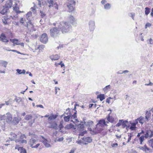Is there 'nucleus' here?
Instances as JSON below:
<instances>
[{
  "label": "nucleus",
  "mask_w": 153,
  "mask_h": 153,
  "mask_svg": "<svg viewBox=\"0 0 153 153\" xmlns=\"http://www.w3.org/2000/svg\"><path fill=\"white\" fill-rule=\"evenodd\" d=\"M57 26L59 28L61 29L62 33L68 32L72 30V27L68 22H62L59 24L54 23L53 25Z\"/></svg>",
  "instance_id": "obj_1"
},
{
  "label": "nucleus",
  "mask_w": 153,
  "mask_h": 153,
  "mask_svg": "<svg viewBox=\"0 0 153 153\" xmlns=\"http://www.w3.org/2000/svg\"><path fill=\"white\" fill-rule=\"evenodd\" d=\"M97 127L95 128V132L99 133L102 129V127L108 126L107 124L105 123V120H100L96 125Z\"/></svg>",
  "instance_id": "obj_2"
},
{
  "label": "nucleus",
  "mask_w": 153,
  "mask_h": 153,
  "mask_svg": "<svg viewBox=\"0 0 153 153\" xmlns=\"http://www.w3.org/2000/svg\"><path fill=\"white\" fill-rule=\"evenodd\" d=\"M37 139H35L33 138H31L30 139L28 142V144L32 148H37L40 145L39 143L37 144L36 145H35V144L37 143Z\"/></svg>",
  "instance_id": "obj_3"
},
{
  "label": "nucleus",
  "mask_w": 153,
  "mask_h": 153,
  "mask_svg": "<svg viewBox=\"0 0 153 153\" xmlns=\"http://www.w3.org/2000/svg\"><path fill=\"white\" fill-rule=\"evenodd\" d=\"M40 139V141L43 143L45 147L47 148L51 147V146L50 144L51 141L50 139L45 138L42 136H41Z\"/></svg>",
  "instance_id": "obj_4"
},
{
  "label": "nucleus",
  "mask_w": 153,
  "mask_h": 153,
  "mask_svg": "<svg viewBox=\"0 0 153 153\" xmlns=\"http://www.w3.org/2000/svg\"><path fill=\"white\" fill-rule=\"evenodd\" d=\"M59 31L56 27L51 29L50 30L51 36L53 37H57L59 35Z\"/></svg>",
  "instance_id": "obj_5"
},
{
  "label": "nucleus",
  "mask_w": 153,
  "mask_h": 153,
  "mask_svg": "<svg viewBox=\"0 0 153 153\" xmlns=\"http://www.w3.org/2000/svg\"><path fill=\"white\" fill-rule=\"evenodd\" d=\"M75 4V2L74 0H70L69 2H67V6L68 8V11L71 12L74 10V6Z\"/></svg>",
  "instance_id": "obj_6"
},
{
  "label": "nucleus",
  "mask_w": 153,
  "mask_h": 153,
  "mask_svg": "<svg viewBox=\"0 0 153 153\" xmlns=\"http://www.w3.org/2000/svg\"><path fill=\"white\" fill-rule=\"evenodd\" d=\"M71 121L73 122L76 125L78 126L79 128L82 129L84 127V123L83 122H81L79 123V121L77 119H75L74 121L73 120H71Z\"/></svg>",
  "instance_id": "obj_7"
},
{
  "label": "nucleus",
  "mask_w": 153,
  "mask_h": 153,
  "mask_svg": "<svg viewBox=\"0 0 153 153\" xmlns=\"http://www.w3.org/2000/svg\"><path fill=\"white\" fill-rule=\"evenodd\" d=\"M57 116L58 115L54 114L52 113L50 115L46 114L44 116V117H48V121H49L55 120L57 117Z\"/></svg>",
  "instance_id": "obj_8"
},
{
  "label": "nucleus",
  "mask_w": 153,
  "mask_h": 153,
  "mask_svg": "<svg viewBox=\"0 0 153 153\" xmlns=\"http://www.w3.org/2000/svg\"><path fill=\"white\" fill-rule=\"evenodd\" d=\"M48 127L49 128H52L57 129L58 125L56 123L53 121H51L48 122Z\"/></svg>",
  "instance_id": "obj_9"
},
{
  "label": "nucleus",
  "mask_w": 153,
  "mask_h": 153,
  "mask_svg": "<svg viewBox=\"0 0 153 153\" xmlns=\"http://www.w3.org/2000/svg\"><path fill=\"white\" fill-rule=\"evenodd\" d=\"M89 29L91 31H93L95 27V23L94 21L90 20L88 22Z\"/></svg>",
  "instance_id": "obj_10"
},
{
  "label": "nucleus",
  "mask_w": 153,
  "mask_h": 153,
  "mask_svg": "<svg viewBox=\"0 0 153 153\" xmlns=\"http://www.w3.org/2000/svg\"><path fill=\"white\" fill-rule=\"evenodd\" d=\"M146 138H151L153 137V131L150 130H148L146 131V134H145Z\"/></svg>",
  "instance_id": "obj_11"
},
{
  "label": "nucleus",
  "mask_w": 153,
  "mask_h": 153,
  "mask_svg": "<svg viewBox=\"0 0 153 153\" xmlns=\"http://www.w3.org/2000/svg\"><path fill=\"white\" fill-rule=\"evenodd\" d=\"M21 118L19 117H15L13 119L11 124L16 125L21 120Z\"/></svg>",
  "instance_id": "obj_12"
},
{
  "label": "nucleus",
  "mask_w": 153,
  "mask_h": 153,
  "mask_svg": "<svg viewBox=\"0 0 153 153\" xmlns=\"http://www.w3.org/2000/svg\"><path fill=\"white\" fill-rule=\"evenodd\" d=\"M10 41L13 43L14 44L16 45H20L22 46H24V43L21 42L16 39H10Z\"/></svg>",
  "instance_id": "obj_13"
},
{
  "label": "nucleus",
  "mask_w": 153,
  "mask_h": 153,
  "mask_svg": "<svg viewBox=\"0 0 153 153\" xmlns=\"http://www.w3.org/2000/svg\"><path fill=\"white\" fill-rule=\"evenodd\" d=\"M8 10L4 6H1L0 8V13L2 15H4L7 13Z\"/></svg>",
  "instance_id": "obj_14"
},
{
  "label": "nucleus",
  "mask_w": 153,
  "mask_h": 153,
  "mask_svg": "<svg viewBox=\"0 0 153 153\" xmlns=\"http://www.w3.org/2000/svg\"><path fill=\"white\" fill-rule=\"evenodd\" d=\"M12 1L11 0H7L4 6L9 9L12 7Z\"/></svg>",
  "instance_id": "obj_15"
},
{
  "label": "nucleus",
  "mask_w": 153,
  "mask_h": 153,
  "mask_svg": "<svg viewBox=\"0 0 153 153\" xmlns=\"http://www.w3.org/2000/svg\"><path fill=\"white\" fill-rule=\"evenodd\" d=\"M110 112L106 117V119L108 122L111 123H113L114 120V118L112 116H110V114L111 113V110H110Z\"/></svg>",
  "instance_id": "obj_16"
},
{
  "label": "nucleus",
  "mask_w": 153,
  "mask_h": 153,
  "mask_svg": "<svg viewBox=\"0 0 153 153\" xmlns=\"http://www.w3.org/2000/svg\"><path fill=\"white\" fill-rule=\"evenodd\" d=\"M32 12L31 11H30L28 12L26 14V17L27 19L29 21V23L31 25L32 27H33V25L32 23L30 22V20L31 17Z\"/></svg>",
  "instance_id": "obj_17"
},
{
  "label": "nucleus",
  "mask_w": 153,
  "mask_h": 153,
  "mask_svg": "<svg viewBox=\"0 0 153 153\" xmlns=\"http://www.w3.org/2000/svg\"><path fill=\"white\" fill-rule=\"evenodd\" d=\"M136 120H137L138 122V121L141 124H143L144 123H146L147 121L145 119V118L142 116L137 118Z\"/></svg>",
  "instance_id": "obj_18"
},
{
  "label": "nucleus",
  "mask_w": 153,
  "mask_h": 153,
  "mask_svg": "<svg viewBox=\"0 0 153 153\" xmlns=\"http://www.w3.org/2000/svg\"><path fill=\"white\" fill-rule=\"evenodd\" d=\"M19 3V1L18 0L15 1L14 4L13 6V7L14 10L15 11H17L19 10V8L18 6V4Z\"/></svg>",
  "instance_id": "obj_19"
},
{
  "label": "nucleus",
  "mask_w": 153,
  "mask_h": 153,
  "mask_svg": "<svg viewBox=\"0 0 153 153\" xmlns=\"http://www.w3.org/2000/svg\"><path fill=\"white\" fill-rule=\"evenodd\" d=\"M52 60H57L60 58V56L57 54L52 55L50 57Z\"/></svg>",
  "instance_id": "obj_20"
},
{
  "label": "nucleus",
  "mask_w": 153,
  "mask_h": 153,
  "mask_svg": "<svg viewBox=\"0 0 153 153\" xmlns=\"http://www.w3.org/2000/svg\"><path fill=\"white\" fill-rule=\"evenodd\" d=\"M139 148L140 149L145 151L146 152H147L148 151L150 150V149L146 145H144L143 146L139 147Z\"/></svg>",
  "instance_id": "obj_21"
},
{
  "label": "nucleus",
  "mask_w": 153,
  "mask_h": 153,
  "mask_svg": "<svg viewBox=\"0 0 153 153\" xmlns=\"http://www.w3.org/2000/svg\"><path fill=\"white\" fill-rule=\"evenodd\" d=\"M70 21L73 25L76 26V20L72 16H71L69 18Z\"/></svg>",
  "instance_id": "obj_22"
},
{
  "label": "nucleus",
  "mask_w": 153,
  "mask_h": 153,
  "mask_svg": "<svg viewBox=\"0 0 153 153\" xmlns=\"http://www.w3.org/2000/svg\"><path fill=\"white\" fill-rule=\"evenodd\" d=\"M145 119L147 121H148L150 119L151 116V113L150 112L147 111L146 113L145 114Z\"/></svg>",
  "instance_id": "obj_23"
},
{
  "label": "nucleus",
  "mask_w": 153,
  "mask_h": 153,
  "mask_svg": "<svg viewBox=\"0 0 153 153\" xmlns=\"http://www.w3.org/2000/svg\"><path fill=\"white\" fill-rule=\"evenodd\" d=\"M82 139L84 141L88 143L91 142L92 141V139L89 137H84L82 138Z\"/></svg>",
  "instance_id": "obj_24"
},
{
  "label": "nucleus",
  "mask_w": 153,
  "mask_h": 153,
  "mask_svg": "<svg viewBox=\"0 0 153 153\" xmlns=\"http://www.w3.org/2000/svg\"><path fill=\"white\" fill-rule=\"evenodd\" d=\"M17 135L14 133H10V137H9V139L11 140L12 141L14 140L16 137Z\"/></svg>",
  "instance_id": "obj_25"
},
{
  "label": "nucleus",
  "mask_w": 153,
  "mask_h": 153,
  "mask_svg": "<svg viewBox=\"0 0 153 153\" xmlns=\"http://www.w3.org/2000/svg\"><path fill=\"white\" fill-rule=\"evenodd\" d=\"M138 122L137 120H135L134 123L131 124V126L130 127V129L131 130H134L136 128V125L138 123Z\"/></svg>",
  "instance_id": "obj_26"
},
{
  "label": "nucleus",
  "mask_w": 153,
  "mask_h": 153,
  "mask_svg": "<svg viewBox=\"0 0 153 153\" xmlns=\"http://www.w3.org/2000/svg\"><path fill=\"white\" fill-rule=\"evenodd\" d=\"M64 116V119L65 122H68L70 120H71L70 115H68L67 116H65V115Z\"/></svg>",
  "instance_id": "obj_27"
},
{
  "label": "nucleus",
  "mask_w": 153,
  "mask_h": 153,
  "mask_svg": "<svg viewBox=\"0 0 153 153\" xmlns=\"http://www.w3.org/2000/svg\"><path fill=\"white\" fill-rule=\"evenodd\" d=\"M74 127V125H73L71 123H70L66 125V126L65 127V129L68 130L73 128Z\"/></svg>",
  "instance_id": "obj_28"
},
{
  "label": "nucleus",
  "mask_w": 153,
  "mask_h": 153,
  "mask_svg": "<svg viewBox=\"0 0 153 153\" xmlns=\"http://www.w3.org/2000/svg\"><path fill=\"white\" fill-rule=\"evenodd\" d=\"M45 47V46L43 45H39L37 47L35 48V49H33V51L34 52V50H37L38 49H39V51H40L41 49H43Z\"/></svg>",
  "instance_id": "obj_29"
},
{
  "label": "nucleus",
  "mask_w": 153,
  "mask_h": 153,
  "mask_svg": "<svg viewBox=\"0 0 153 153\" xmlns=\"http://www.w3.org/2000/svg\"><path fill=\"white\" fill-rule=\"evenodd\" d=\"M5 103L6 105H12L13 103V101L12 100V99H9V100L6 101H5Z\"/></svg>",
  "instance_id": "obj_30"
},
{
  "label": "nucleus",
  "mask_w": 153,
  "mask_h": 153,
  "mask_svg": "<svg viewBox=\"0 0 153 153\" xmlns=\"http://www.w3.org/2000/svg\"><path fill=\"white\" fill-rule=\"evenodd\" d=\"M122 125L123 128H124L127 126V124L128 123V122L127 120L124 121L122 120Z\"/></svg>",
  "instance_id": "obj_31"
},
{
  "label": "nucleus",
  "mask_w": 153,
  "mask_h": 153,
  "mask_svg": "<svg viewBox=\"0 0 153 153\" xmlns=\"http://www.w3.org/2000/svg\"><path fill=\"white\" fill-rule=\"evenodd\" d=\"M18 150L20 151V153H27L26 149L22 147L18 148Z\"/></svg>",
  "instance_id": "obj_32"
},
{
  "label": "nucleus",
  "mask_w": 153,
  "mask_h": 153,
  "mask_svg": "<svg viewBox=\"0 0 153 153\" xmlns=\"http://www.w3.org/2000/svg\"><path fill=\"white\" fill-rule=\"evenodd\" d=\"M16 143H27V141L26 140H18L17 139L15 141Z\"/></svg>",
  "instance_id": "obj_33"
},
{
  "label": "nucleus",
  "mask_w": 153,
  "mask_h": 153,
  "mask_svg": "<svg viewBox=\"0 0 153 153\" xmlns=\"http://www.w3.org/2000/svg\"><path fill=\"white\" fill-rule=\"evenodd\" d=\"M16 71L19 74H25L26 72V71L25 70H20L19 69H17L16 70Z\"/></svg>",
  "instance_id": "obj_34"
},
{
  "label": "nucleus",
  "mask_w": 153,
  "mask_h": 153,
  "mask_svg": "<svg viewBox=\"0 0 153 153\" xmlns=\"http://www.w3.org/2000/svg\"><path fill=\"white\" fill-rule=\"evenodd\" d=\"M0 64L2 66H4L5 68H6L8 64V62L6 61H2L1 62Z\"/></svg>",
  "instance_id": "obj_35"
},
{
  "label": "nucleus",
  "mask_w": 153,
  "mask_h": 153,
  "mask_svg": "<svg viewBox=\"0 0 153 153\" xmlns=\"http://www.w3.org/2000/svg\"><path fill=\"white\" fill-rule=\"evenodd\" d=\"M64 138L63 137H61L60 138H57L55 140V142H61L63 140Z\"/></svg>",
  "instance_id": "obj_36"
},
{
  "label": "nucleus",
  "mask_w": 153,
  "mask_h": 153,
  "mask_svg": "<svg viewBox=\"0 0 153 153\" xmlns=\"http://www.w3.org/2000/svg\"><path fill=\"white\" fill-rule=\"evenodd\" d=\"M14 101H16L18 103H19V102L22 101V99L20 97H16L15 98L14 100H13V102Z\"/></svg>",
  "instance_id": "obj_37"
},
{
  "label": "nucleus",
  "mask_w": 153,
  "mask_h": 153,
  "mask_svg": "<svg viewBox=\"0 0 153 153\" xmlns=\"http://www.w3.org/2000/svg\"><path fill=\"white\" fill-rule=\"evenodd\" d=\"M63 121H61L59 125V127L60 128L59 132H62V131H61V129L63 127Z\"/></svg>",
  "instance_id": "obj_38"
},
{
  "label": "nucleus",
  "mask_w": 153,
  "mask_h": 153,
  "mask_svg": "<svg viewBox=\"0 0 153 153\" xmlns=\"http://www.w3.org/2000/svg\"><path fill=\"white\" fill-rule=\"evenodd\" d=\"M97 98H99L101 101H102L105 99L104 95L103 94H101L97 96Z\"/></svg>",
  "instance_id": "obj_39"
},
{
  "label": "nucleus",
  "mask_w": 153,
  "mask_h": 153,
  "mask_svg": "<svg viewBox=\"0 0 153 153\" xmlns=\"http://www.w3.org/2000/svg\"><path fill=\"white\" fill-rule=\"evenodd\" d=\"M32 115L30 114H28V115H26L25 116V119L26 120H29L31 119H32Z\"/></svg>",
  "instance_id": "obj_40"
},
{
  "label": "nucleus",
  "mask_w": 153,
  "mask_h": 153,
  "mask_svg": "<svg viewBox=\"0 0 153 153\" xmlns=\"http://www.w3.org/2000/svg\"><path fill=\"white\" fill-rule=\"evenodd\" d=\"M145 137V136H142L141 137H139V140L141 144H142V143L144 140Z\"/></svg>",
  "instance_id": "obj_41"
},
{
  "label": "nucleus",
  "mask_w": 153,
  "mask_h": 153,
  "mask_svg": "<svg viewBox=\"0 0 153 153\" xmlns=\"http://www.w3.org/2000/svg\"><path fill=\"white\" fill-rule=\"evenodd\" d=\"M70 108H67L66 110V111H65L64 113L62 115V116H65V114H66L67 115H70V113H69L70 112Z\"/></svg>",
  "instance_id": "obj_42"
},
{
  "label": "nucleus",
  "mask_w": 153,
  "mask_h": 153,
  "mask_svg": "<svg viewBox=\"0 0 153 153\" xmlns=\"http://www.w3.org/2000/svg\"><path fill=\"white\" fill-rule=\"evenodd\" d=\"M40 41L42 43L46 44L48 42V39H39Z\"/></svg>",
  "instance_id": "obj_43"
},
{
  "label": "nucleus",
  "mask_w": 153,
  "mask_h": 153,
  "mask_svg": "<svg viewBox=\"0 0 153 153\" xmlns=\"http://www.w3.org/2000/svg\"><path fill=\"white\" fill-rule=\"evenodd\" d=\"M149 145L153 148V138L150 139L149 141Z\"/></svg>",
  "instance_id": "obj_44"
},
{
  "label": "nucleus",
  "mask_w": 153,
  "mask_h": 153,
  "mask_svg": "<svg viewBox=\"0 0 153 153\" xmlns=\"http://www.w3.org/2000/svg\"><path fill=\"white\" fill-rule=\"evenodd\" d=\"M145 13L146 15H148L150 13V9L147 7L145 8Z\"/></svg>",
  "instance_id": "obj_45"
},
{
  "label": "nucleus",
  "mask_w": 153,
  "mask_h": 153,
  "mask_svg": "<svg viewBox=\"0 0 153 153\" xmlns=\"http://www.w3.org/2000/svg\"><path fill=\"white\" fill-rule=\"evenodd\" d=\"M104 8L106 9H108L110 8V5L109 3H107L104 5Z\"/></svg>",
  "instance_id": "obj_46"
},
{
  "label": "nucleus",
  "mask_w": 153,
  "mask_h": 153,
  "mask_svg": "<svg viewBox=\"0 0 153 153\" xmlns=\"http://www.w3.org/2000/svg\"><path fill=\"white\" fill-rule=\"evenodd\" d=\"M122 120H119L118 123L116 125V127L120 126H121V125H122Z\"/></svg>",
  "instance_id": "obj_47"
},
{
  "label": "nucleus",
  "mask_w": 153,
  "mask_h": 153,
  "mask_svg": "<svg viewBox=\"0 0 153 153\" xmlns=\"http://www.w3.org/2000/svg\"><path fill=\"white\" fill-rule=\"evenodd\" d=\"M48 2L50 5L49 6V7H50L51 6H52L53 5V0H48Z\"/></svg>",
  "instance_id": "obj_48"
},
{
  "label": "nucleus",
  "mask_w": 153,
  "mask_h": 153,
  "mask_svg": "<svg viewBox=\"0 0 153 153\" xmlns=\"http://www.w3.org/2000/svg\"><path fill=\"white\" fill-rule=\"evenodd\" d=\"M76 112H75L74 114V115H72L71 114L70 115H71V120H72V119H75L76 117Z\"/></svg>",
  "instance_id": "obj_49"
},
{
  "label": "nucleus",
  "mask_w": 153,
  "mask_h": 153,
  "mask_svg": "<svg viewBox=\"0 0 153 153\" xmlns=\"http://www.w3.org/2000/svg\"><path fill=\"white\" fill-rule=\"evenodd\" d=\"M132 136H133V135H131V134H128V136L129 137L128 138V141L127 142V143H128L129 142H130V140L131 139V138L132 137Z\"/></svg>",
  "instance_id": "obj_50"
},
{
  "label": "nucleus",
  "mask_w": 153,
  "mask_h": 153,
  "mask_svg": "<svg viewBox=\"0 0 153 153\" xmlns=\"http://www.w3.org/2000/svg\"><path fill=\"white\" fill-rule=\"evenodd\" d=\"M47 38V35L46 33H43L42 35L41 38Z\"/></svg>",
  "instance_id": "obj_51"
},
{
  "label": "nucleus",
  "mask_w": 153,
  "mask_h": 153,
  "mask_svg": "<svg viewBox=\"0 0 153 153\" xmlns=\"http://www.w3.org/2000/svg\"><path fill=\"white\" fill-rule=\"evenodd\" d=\"M0 40L2 42H4L5 43H7L8 42V40L7 39H0Z\"/></svg>",
  "instance_id": "obj_52"
},
{
  "label": "nucleus",
  "mask_w": 153,
  "mask_h": 153,
  "mask_svg": "<svg viewBox=\"0 0 153 153\" xmlns=\"http://www.w3.org/2000/svg\"><path fill=\"white\" fill-rule=\"evenodd\" d=\"M76 148L75 147H73L71 150L70 152L68 153H74L75 151L76 150Z\"/></svg>",
  "instance_id": "obj_53"
},
{
  "label": "nucleus",
  "mask_w": 153,
  "mask_h": 153,
  "mask_svg": "<svg viewBox=\"0 0 153 153\" xmlns=\"http://www.w3.org/2000/svg\"><path fill=\"white\" fill-rule=\"evenodd\" d=\"M151 24L149 23H147L145 25V28L146 29L148 27H150L151 26Z\"/></svg>",
  "instance_id": "obj_54"
},
{
  "label": "nucleus",
  "mask_w": 153,
  "mask_h": 153,
  "mask_svg": "<svg viewBox=\"0 0 153 153\" xmlns=\"http://www.w3.org/2000/svg\"><path fill=\"white\" fill-rule=\"evenodd\" d=\"M145 85H146V86H152L153 85V83L152 82H151L150 81V80H149V83H148V84H145Z\"/></svg>",
  "instance_id": "obj_55"
},
{
  "label": "nucleus",
  "mask_w": 153,
  "mask_h": 153,
  "mask_svg": "<svg viewBox=\"0 0 153 153\" xmlns=\"http://www.w3.org/2000/svg\"><path fill=\"white\" fill-rule=\"evenodd\" d=\"M40 13L41 14V16L42 18L43 17H44L45 15V13H44L41 10L40 11Z\"/></svg>",
  "instance_id": "obj_56"
},
{
  "label": "nucleus",
  "mask_w": 153,
  "mask_h": 153,
  "mask_svg": "<svg viewBox=\"0 0 153 153\" xmlns=\"http://www.w3.org/2000/svg\"><path fill=\"white\" fill-rule=\"evenodd\" d=\"M110 85L106 86L105 88H103V90L105 91H106L107 88H108L109 89L110 88Z\"/></svg>",
  "instance_id": "obj_57"
},
{
  "label": "nucleus",
  "mask_w": 153,
  "mask_h": 153,
  "mask_svg": "<svg viewBox=\"0 0 153 153\" xmlns=\"http://www.w3.org/2000/svg\"><path fill=\"white\" fill-rule=\"evenodd\" d=\"M86 131H84L83 132L80 133L79 134V136H83L86 133Z\"/></svg>",
  "instance_id": "obj_58"
},
{
  "label": "nucleus",
  "mask_w": 153,
  "mask_h": 153,
  "mask_svg": "<svg viewBox=\"0 0 153 153\" xmlns=\"http://www.w3.org/2000/svg\"><path fill=\"white\" fill-rule=\"evenodd\" d=\"M135 14L134 13H131L129 15V16L132 17V19L134 20V16Z\"/></svg>",
  "instance_id": "obj_59"
},
{
  "label": "nucleus",
  "mask_w": 153,
  "mask_h": 153,
  "mask_svg": "<svg viewBox=\"0 0 153 153\" xmlns=\"http://www.w3.org/2000/svg\"><path fill=\"white\" fill-rule=\"evenodd\" d=\"M148 42L150 44H153V40L152 39H149L147 40Z\"/></svg>",
  "instance_id": "obj_60"
},
{
  "label": "nucleus",
  "mask_w": 153,
  "mask_h": 153,
  "mask_svg": "<svg viewBox=\"0 0 153 153\" xmlns=\"http://www.w3.org/2000/svg\"><path fill=\"white\" fill-rule=\"evenodd\" d=\"M93 122L91 121H89L87 122V125L89 126H90L93 125Z\"/></svg>",
  "instance_id": "obj_61"
},
{
  "label": "nucleus",
  "mask_w": 153,
  "mask_h": 153,
  "mask_svg": "<svg viewBox=\"0 0 153 153\" xmlns=\"http://www.w3.org/2000/svg\"><path fill=\"white\" fill-rule=\"evenodd\" d=\"M2 37L6 38V36H5V34L4 33H2L0 36V38H1Z\"/></svg>",
  "instance_id": "obj_62"
},
{
  "label": "nucleus",
  "mask_w": 153,
  "mask_h": 153,
  "mask_svg": "<svg viewBox=\"0 0 153 153\" xmlns=\"http://www.w3.org/2000/svg\"><path fill=\"white\" fill-rule=\"evenodd\" d=\"M63 47V46L62 45H59V46H58L56 48L57 50H59V49H61Z\"/></svg>",
  "instance_id": "obj_63"
},
{
  "label": "nucleus",
  "mask_w": 153,
  "mask_h": 153,
  "mask_svg": "<svg viewBox=\"0 0 153 153\" xmlns=\"http://www.w3.org/2000/svg\"><path fill=\"white\" fill-rule=\"evenodd\" d=\"M82 142H83L81 140L76 141V143L79 145H81L82 143Z\"/></svg>",
  "instance_id": "obj_64"
}]
</instances>
